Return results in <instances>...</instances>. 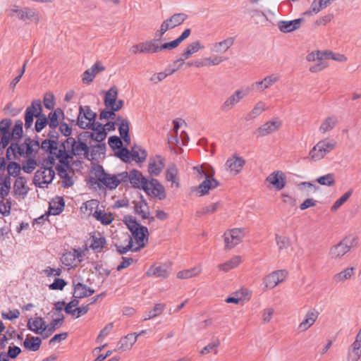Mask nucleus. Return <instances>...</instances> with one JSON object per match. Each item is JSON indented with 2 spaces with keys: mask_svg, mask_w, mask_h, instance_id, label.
<instances>
[{
  "mask_svg": "<svg viewBox=\"0 0 361 361\" xmlns=\"http://www.w3.org/2000/svg\"><path fill=\"white\" fill-rule=\"evenodd\" d=\"M171 270V263H164L159 265L152 266L146 274L148 276H154L157 278L166 279L170 275Z\"/></svg>",
  "mask_w": 361,
  "mask_h": 361,
  "instance_id": "21",
  "label": "nucleus"
},
{
  "mask_svg": "<svg viewBox=\"0 0 361 361\" xmlns=\"http://www.w3.org/2000/svg\"><path fill=\"white\" fill-rule=\"evenodd\" d=\"M132 161L137 163L144 162L147 157V152L140 146L135 145L131 149Z\"/></svg>",
  "mask_w": 361,
  "mask_h": 361,
  "instance_id": "46",
  "label": "nucleus"
},
{
  "mask_svg": "<svg viewBox=\"0 0 361 361\" xmlns=\"http://www.w3.org/2000/svg\"><path fill=\"white\" fill-rule=\"evenodd\" d=\"M42 111V104L39 99L34 100L31 105L26 108L25 113V127L26 129L32 126L34 117L37 118Z\"/></svg>",
  "mask_w": 361,
  "mask_h": 361,
  "instance_id": "13",
  "label": "nucleus"
},
{
  "mask_svg": "<svg viewBox=\"0 0 361 361\" xmlns=\"http://www.w3.org/2000/svg\"><path fill=\"white\" fill-rule=\"evenodd\" d=\"M47 126H48V119L45 114L42 112L37 116L35 122V128L37 133L41 132Z\"/></svg>",
  "mask_w": 361,
  "mask_h": 361,
  "instance_id": "64",
  "label": "nucleus"
},
{
  "mask_svg": "<svg viewBox=\"0 0 361 361\" xmlns=\"http://www.w3.org/2000/svg\"><path fill=\"white\" fill-rule=\"evenodd\" d=\"M57 145V142L51 140L50 139L44 140L42 142L41 148L43 150L49 152L51 154L55 155L57 158L58 150L59 149Z\"/></svg>",
  "mask_w": 361,
  "mask_h": 361,
  "instance_id": "54",
  "label": "nucleus"
},
{
  "mask_svg": "<svg viewBox=\"0 0 361 361\" xmlns=\"http://www.w3.org/2000/svg\"><path fill=\"white\" fill-rule=\"evenodd\" d=\"M220 203L215 202L211 204L204 206L196 212V216H202L204 215L212 214L214 213L219 207Z\"/></svg>",
  "mask_w": 361,
  "mask_h": 361,
  "instance_id": "59",
  "label": "nucleus"
},
{
  "mask_svg": "<svg viewBox=\"0 0 361 361\" xmlns=\"http://www.w3.org/2000/svg\"><path fill=\"white\" fill-rule=\"evenodd\" d=\"M89 147L86 143L75 140L74 137H68L60 146L58 150L57 159L59 162L68 166V160L72 159L73 156H84L88 158Z\"/></svg>",
  "mask_w": 361,
  "mask_h": 361,
  "instance_id": "1",
  "label": "nucleus"
},
{
  "mask_svg": "<svg viewBox=\"0 0 361 361\" xmlns=\"http://www.w3.org/2000/svg\"><path fill=\"white\" fill-rule=\"evenodd\" d=\"M245 235V229L243 228H235L227 231L224 235L225 247L232 249L241 243Z\"/></svg>",
  "mask_w": 361,
  "mask_h": 361,
  "instance_id": "9",
  "label": "nucleus"
},
{
  "mask_svg": "<svg viewBox=\"0 0 361 361\" xmlns=\"http://www.w3.org/2000/svg\"><path fill=\"white\" fill-rule=\"evenodd\" d=\"M219 345L220 341L219 339H216L204 347L200 351V354L202 355H206L209 353H213L214 355H216L218 353V348Z\"/></svg>",
  "mask_w": 361,
  "mask_h": 361,
  "instance_id": "58",
  "label": "nucleus"
},
{
  "mask_svg": "<svg viewBox=\"0 0 361 361\" xmlns=\"http://www.w3.org/2000/svg\"><path fill=\"white\" fill-rule=\"evenodd\" d=\"M268 109L267 104L263 101H258L253 108L247 113L246 119L247 121L255 119L259 116L264 111Z\"/></svg>",
  "mask_w": 361,
  "mask_h": 361,
  "instance_id": "40",
  "label": "nucleus"
},
{
  "mask_svg": "<svg viewBox=\"0 0 361 361\" xmlns=\"http://www.w3.org/2000/svg\"><path fill=\"white\" fill-rule=\"evenodd\" d=\"M126 224L131 232L133 240H135L133 251L137 252L144 247L148 242L149 232L147 227L140 225L135 218H126Z\"/></svg>",
  "mask_w": 361,
  "mask_h": 361,
  "instance_id": "2",
  "label": "nucleus"
},
{
  "mask_svg": "<svg viewBox=\"0 0 361 361\" xmlns=\"http://www.w3.org/2000/svg\"><path fill=\"white\" fill-rule=\"evenodd\" d=\"M26 183L27 181L25 178L22 176H18L16 178L13 185L16 195L22 196L23 197L27 195L29 188Z\"/></svg>",
  "mask_w": 361,
  "mask_h": 361,
  "instance_id": "41",
  "label": "nucleus"
},
{
  "mask_svg": "<svg viewBox=\"0 0 361 361\" xmlns=\"http://www.w3.org/2000/svg\"><path fill=\"white\" fill-rule=\"evenodd\" d=\"M329 56H323L320 59H319L317 61L314 62L313 64H312L310 68L309 71L311 73H317L319 72L324 68H326L329 64L327 62V59H329Z\"/></svg>",
  "mask_w": 361,
  "mask_h": 361,
  "instance_id": "57",
  "label": "nucleus"
},
{
  "mask_svg": "<svg viewBox=\"0 0 361 361\" xmlns=\"http://www.w3.org/2000/svg\"><path fill=\"white\" fill-rule=\"evenodd\" d=\"M63 116V112L60 108L56 109L48 114V127L49 128H56L59 124L60 118Z\"/></svg>",
  "mask_w": 361,
  "mask_h": 361,
  "instance_id": "43",
  "label": "nucleus"
},
{
  "mask_svg": "<svg viewBox=\"0 0 361 361\" xmlns=\"http://www.w3.org/2000/svg\"><path fill=\"white\" fill-rule=\"evenodd\" d=\"M93 217L104 225H109L114 220V216L110 212H106L101 209L95 210L93 213Z\"/></svg>",
  "mask_w": 361,
  "mask_h": 361,
  "instance_id": "47",
  "label": "nucleus"
},
{
  "mask_svg": "<svg viewBox=\"0 0 361 361\" xmlns=\"http://www.w3.org/2000/svg\"><path fill=\"white\" fill-rule=\"evenodd\" d=\"M319 315V312L315 308H310L305 313L303 319L298 324V329L300 332L307 331L311 328L317 320Z\"/></svg>",
  "mask_w": 361,
  "mask_h": 361,
  "instance_id": "16",
  "label": "nucleus"
},
{
  "mask_svg": "<svg viewBox=\"0 0 361 361\" xmlns=\"http://www.w3.org/2000/svg\"><path fill=\"white\" fill-rule=\"evenodd\" d=\"M152 39L142 42V53L143 54H154L161 51L164 49H169L167 42L164 43L161 45L159 44V39Z\"/></svg>",
  "mask_w": 361,
  "mask_h": 361,
  "instance_id": "24",
  "label": "nucleus"
},
{
  "mask_svg": "<svg viewBox=\"0 0 361 361\" xmlns=\"http://www.w3.org/2000/svg\"><path fill=\"white\" fill-rule=\"evenodd\" d=\"M190 29H185L177 39L172 42H167V46L169 47V50L176 48L183 40L190 36Z\"/></svg>",
  "mask_w": 361,
  "mask_h": 361,
  "instance_id": "62",
  "label": "nucleus"
},
{
  "mask_svg": "<svg viewBox=\"0 0 361 361\" xmlns=\"http://www.w3.org/2000/svg\"><path fill=\"white\" fill-rule=\"evenodd\" d=\"M357 245V238L351 235L345 238L338 244L332 246L329 252L331 259L334 260L341 259L350 249Z\"/></svg>",
  "mask_w": 361,
  "mask_h": 361,
  "instance_id": "5",
  "label": "nucleus"
},
{
  "mask_svg": "<svg viewBox=\"0 0 361 361\" xmlns=\"http://www.w3.org/2000/svg\"><path fill=\"white\" fill-rule=\"evenodd\" d=\"M210 170L211 173L207 175L205 180L197 188V191L200 196L207 195L210 190L214 189L219 185V181L213 178L214 170L213 168H210Z\"/></svg>",
  "mask_w": 361,
  "mask_h": 361,
  "instance_id": "17",
  "label": "nucleus"
},
{
  "mask_svg": "<svg viewBox=\"0 0 361 361\" xmlns=\"http://www.w3.org/2000/svg\"><path fill=\"white\" fill-rule=\"evenodd\" d=\"M25 147H27V157H30L36 153L39 149V143L38 141L32 140L30 137L25 138Z\"/></svg>",
  "mask_w": 361,
  "mask_h": 361,
  "instance_id": "61",
  "label": "nucleus"
},
{
  "mask_svg": "<svg viewBox=\"0 0 361 361\" xmlns=\"http://www.w3.org/2000/svg\"><path fill=\"white\" fill-rule=\"evenodd\" d=\"M234 40V37H229L221 42H215L212 45L210 51L212 53L224 54L233 45Z\"/></svg>",
  "mask_w": 361,
  "mask_h": 361,
  "instance_id": "33",
  "label": "nucleus"
},
{
  "mask_svg": "<svg viewBox=\"0 0 361 361\" xmlns=\"http://www.w3.org/2000/svg\"><path fill=\"white\" fill-rule=\"evenodd\" d=\"M99 202L96 200H90L87 201L81 207L82 212L87 214L88 216L92 215L95 210L98 209Z\"/></svg>",
  "mask_w": 361,
  "mask_h": 361,
  "instance_id": "53",
  "label": "nucleus"
},
{
  "mask_svg": "<svg viewBox=\"0 0 361 361\" xmlns=\"http://www.w3.org/2000/svg\"><path fill=\"white\" fill-rule=\"evenodd\" d=\"M187 18L188 16L184 13H178L172 15L162 22L160 27L154 33L155 37L161 38L168 30L181 25Z\"/></svg>",
  "mask_w": 361,
  "mask_h": 361,
  "instance_id": "6",
  "label": "nucleus"
},
{
  "mask_svg": "<svg viewBox=\"0 0 361 361\" xmlns=\"http://www.w3.org/2000/svg\"><path fill=\"white\" fill-rule=\"evenodd\" d=\"M74 285V293L73 296L75 298H83L92 295L94 290L88 288L86 285L82 284L80 282L75 283L73 281Z\"/></svg>",
  "mask_w": 361,
  "mask_h": 361,
  "instance_id": "38",
  "label": "nucleus"
},
{
  "mask_svg": "<svg viewBox=\"0 0 361 361\" xmlns=\"http://www.w3.org/2000/svg\"><path fill=\"white\" fill-rule=\"evenodd\" d=\"M303 18H298L293 20H280L277 23L279 30L283 33L293 32L300 27Z\"/></svg>",
  "mask_w": 361,
  "mask_h": 361,
  "instance_id": "31",
  "label": "nucleus"
},
{
  "mask_svg": "<svg viewBox=\"0 0 361 361\" xmlns=\"http://www.w3.org/2000/svg\"><path fill=\"white\" fill-rule=\"evenodd\" d=\"M106 244V240L104 237L102 236L99 233L94 235L92 237V243L90 247L97 252H100Z\"/></svg>",
  "mask_w": 361,
  "mask_h": 361,
  "instance_id": "48",
  "label": "nucleus"
},
{
  "mask_svg": "<svg viewBox=\"0 0 361 361\" xmlns=\"http://www.w3.org/2000/svg\"><path fill=\"white\" fill-rule=\"evenodd\" d=\"M233 295L238 299L240 303H243L245 301H248L252 295V292L247 288H240L232 293Z\"/></svg>",
  "mask_w": 361,
  "mask_h": 361,
  "instance_id": "60",
  "label": "nucleus"
},
{
  "mask_svg": "<svg viewBox=\"0 0 361 361\" xmlns=\"http://www.w3.org/2000/svg\"><path fill=\"white\" fill-rule=\"evenodd\" d=\"M288 276V272L284 269L272 271L263 279V284L267 289H273L283 283Z\"/></svg>",
  "mask_w": 361,
  "mask_h": 361,
  "instance_id": "10",
  "label": "nucleus"
},
{
  "mask_svg": "<svg viewBox=\"0 0 361 361\" xmlns=\"http://www.w3.org/2000/svg\"><path fill=\"white\" fill-rule=\"evenodd\" d=\"M128 180L134 188L143 190L149 180L145 178L141 172L137 170H133L129 174L128 173Z\"/></svg>",
  "mask_w": 361,
  "mask_h": 361,
  "instance_id": "29",
  "label": "nucleus"
},
{
  "mask_svg": "<svg viewBox=\"0 0 361 361\" xmlns=\"http://www.w3.org/2000/svg\"><path fill=\"white\" fill-rule=\"evenodd\" d=\"M355 269L353 267H347L333 276V281L336 284H343L350 280L355 275Z\"/></svg>",
  "mask_w": 361,
  "mask_h": 361,
  "instance_id": "36",
  "label": "nucleus"
},
{
  "mask_svg": "<svg viewBox=\"0 0 361 361\" xmlns=\"http://www.w3.org/2000/svg\"><path fill=\"white\" fill-rule=\"evenodd\" d=\"M105 70L106 68L103 66L102 61H96L90 68L83 73L82 75V82L85 83L91 82L99 73L104 71Z\"/></svg>",
  "mask_w": 361,
  "mask_h": 361,
  "instance_id": "27",
  "label": "nucleus"
},
{
  "mask_svg": "<svg viewBox=\"0 0 361 361\" xmlns=\"http://www.w3.org/2000/svg\"><path fill=\"white\" fill-rule=\"evenodd\" d=\"M137 339V336L130 334L121 338L118 342L116 350L127 351L131 349L133 345L135 343Z\"/></svg>",
  "mask_w": 361,
  "mask_h": 361,
  "instance_id": "35",
  "label": "nucleus"
},
{
  "mask_svg": "<svg viewBox=\"0 0 361 361\" xmlns=\"http://www.w3.org/2000/svg\"><path fill=\"white\" fill-rule=\"evenodd\" d=\"M41 14L35 8L29 6H23L19 20L24 23H32L37 25L41 21Z\"/></svg>",
  "mask_w": 361,
  "mask_h": 361,
  "instance_id": "19",
  "label": "nucleus"
},
{
  "mask_svg": "<svg viewBox=\"0 0 361 361\" xmlns=\"http://www.w3.org/2000/svg\"><path fill=\"white\" fill-rule=\"evenodd\" d=\"M242 262L241 257L236 255L228 259V261L219 264L217 268L224 272H228L230 270L236 268Z\"/></svg>",
  "mask_w": 361,
  "mask_h": 361,
  "instance_id": "44",
  "label": "nucleus"
},
{
  "mask_svg": "<svg viewBox=\"0 0 361 361\" xmlns=\"http://www.w3.org/2000/svg\"><path fill=\"white\" fill-rule=\"evenodd\" d=\"M144 191L147 195L157 198L159 200H163L166 197L164 187L155 178H151L149 180Z\"/></svg>",
  "mask_w": 361,
  "mask_h": 361,
  "instance_id": "11",
  "label": "nucleus"
},
{
  "mask_svg": "<svg viewBox=\"0 0 361 361\" xmlns=\"http://www.w3.org/2000/svg\"><path fill=\"white\" fill-rule=\"evenodd\" d=\"M316 181L324 186H332L335 184V176L334 173H327L317 178Z\"/></svg>",
  "mask_w": 361,
  "mask_h": 361,
  "instance_id": "63",
  "label": "nucleus"
},
{
  "mask_svg": "<svg viewBox=\"0 0 361 361\" xmlns=\"http://www.w3.org/2000/svg\"><path fill=\"white\" fill-rule=\"evenodd\" d=\"M82 255L80 251L74 249L73 252H68L63 255L61 257L62 264L68 267L76 266L77 262H80V259Z\"/></svg>",
  "mask_w": 361,
  "mask_h": 361,
  "instance_id": "32",
  "label": "nucleus"
},
{
  "mask_svg": "<svg viewBox=\"0 0 361 361\" xmlns=\"http://www.w3.org/2000/svg\"><path fill=\"white\" fill-rule=\"evenodd\" d=\"M90 129L92 130L93 132H86V133L88 134V136L92 140L99 142L106 138V133L102 124L97 123L95 126L91 127Z\"/></svg>",
  "mask_w": 361,
  "mask_h": 361,
  "instance_id": "37",
  "label": "nucleus"
},
{
  "mask_svg": "<svg viewBox=\"0 0 361 361\" xmlns=\"http://www.w3.org/2000/svg\"><path fill=\"white\" fill-rule=\"evenodd\" d=\"M282 126V121L279 118H274L262 125L257 129V133L260 136H266L276 132Z\"/></svg>",
  "mask_w": 361,
  "mask_h": 361,
  "instance_id": "28",
  "label": "nucleus"
},
{
  "mask_svg": "<svg viewBox=\"0 0 361 361\" xmlns=\"http://www.w3.org/2000/svg\"><path fill=\"white\" fill-rule=\"evenodd\" d=\"M12 121L4 118L0 121V149L5 148L10 142V127Z\"/></svg>",
  "mask_w": 361,
  "mask_h": 361,
  "instance_id": "23",
  "label": "nucleus"
},
{
  "mask_svg": "<svg viewBox=\"0 0 361 361\" xmlns=\"http://www.w3.org/2000/svg\"><path fill=\"white\" fill-rule=\"evenodd\" d=\"M117 240L115 242L117 251L123 255L129 250L133 251V238L128 233H121L116 235Z\"/></svg>",
  "mask_w": 361,
  "mask_h": 361,
  "instance_id": "14",
  "label": "nucleus"
},
{
  "mask_svg": "<svg viewBox=\"0 0 361 361\" xmlns=\"http://www.w3.org/2000/svg\"><path fill=\"white\" fill-rule=\"evenodd\" d=\"M331 3V0H314L310 6L311 11H307L305 14L311 12L318 13L321 10L326 8Z\"/></svg>",
  "mask_w": 361,
  "mask_h": 361,
  "instance_id": "52",
  "label": "nucleus"
},
{
  "mask_svg": "<svg viewBox=\"0 0 361 361\" xmlns=\"http://www.w3.org/2000/svg\"><path fill=\"white\" fill-rule=\"evenodd\" d=\"M63 319V315L61 314L58 317L54 319L49 324H46V334L44 335V338L49 336L57 328H59L62 324Z\"/></svg>",
  "mask_w": 361,
  "mask_h": 361,
  "instance_id": "51",
  "label": "nucleus"
},
{
  "mask_svg": "<svg viewBox=\"0 0 361 361\" xmlns=\"http://www.w3.org/2000/svg\"><path fill=\"white\" fill-rule=\"evenodd\" d=\"M245 164V161L243 158L233 155L227 159L225 168L231 174L235 176L242 171Z\"/></svg>",
  "mask_w": 361,
  "mask_h": 361,
  "instance_id": "22",
  "label": "nucleus"
},
{
  "mask_svg": "<svg viewBox=\"0 0 361 361\" xmlns=\"http://www.w3.org/2000/svg\"><path fill=\"white\" fill-rule=\"evenodd\" d=\"M23 121L21 120H17L15 122V125L10 132V140H18L23 136Z\"/></svg>",
  "mask_w": 361,
  "mask_h": 361,
  "instance_id": "56",
  "label": "nucleus"
},
{
  "mask_svg": "<svg viewBox=\"0 0 361 361\" xmlns=\"http://www.w3.org/2000/svg\"><path fill=\"white\" fill-rule=\"evenodd\" d=\"M164 167V159L161 156L157 155L150 158L148 166V171L152 176H157Z\"/></svg>",
  "mask_w": 361,
  "mask_h": 361,
  "instance_id": "34",
  "label": "nucleus"
},
{
  "mask_svg": "<svg viewBox=\"0 0 361 361\" xmlns=\"http://www.w3.org/2000/svg\"><path fill=\"white\" fill-rule=\"evenodd\" d=\"M166 305L163 303H157L154 305L153 309L149 310L145 314L143 321H147L153 319L162 314L165 309Z\"/></svg>",
  "mask_w": 361,
  "mask_h": 361,
  "instance_id": "55",
  "label": "nucleus"
},
{
  "mask_svg": "<svg viewBox=\"0 0 361 361\" xmlns=\"http://www.w3.org/2000/svg\"><path fill=\"white\" fill-rule=\"evenodd\" d=\"M177 168L174 165L169 166L166 172V178L168 181L171 182V187H173V185H175L176 188L180 187V183L178 178H177Z\"/></svg>",
  "mask_w": 361,
  "mask_h": 361,
  "instance_id": "50",
  "label": "nucleus"
},
{
  "mask_svg": "<svg viewBox=\"0 0 361 361\" xmlns=\"http://www.w3.org/2000/svg\"><path fill=\"white\" fill-rule=\"evenodd\" d=\"M97 114L92 111L89 106H80L77 125L81 129H90L95 126Z\"/></svg>",
  "mask_w": 361,
  "mask_h": 361,
  "instance_id": "7",
  "label": "nucleus"
},
{
  "mask_svg": "<svg viewBox=\"0 0 361 361\" xmlns=\"http://www.w3.org/2000/svg\"><path fill=\"white\" fill-rule=\"evenodd\" d=\"M55 176L54 171L52 167H41L39 169L35 176L36 180L39 181V184H48L52 181Z\"/></svg>",
  "mask_w": 361,
  "mask_h": 361,
  "instance_id": "26",
  "label": "nucleus"
},
{
  "mask_svg": "<svg viewBox=\"0 0 361 361\" xmlns=\"http://www.w3.org/2000/svg\"><path fill=\"white\" fill-rule=\"evenodd\" d=\"M203 49L204 46L201 44L199 40L190 43L186 47L185 49L182 54L181 58L174 61V63H180V66H178V68H181L184 64L185 60L189 59L193 54Z\"/></svg>",
  "mask_w": 361,
  "mask_h": 361,
  "instance_id": "25",
  "label": "nucleus"
},
{
  "mask_svg": "<svg viewBox=\"0 0 361 361\" xmlns=\"http://www.w3.org/2000/svg\"><path fill=\"white\" fill-rule=\"evenodd\" d=\"M265 181L276 190H281L286 185L287 177L284 172L278 170L271 173L267 178Z\"/></svg>",
  "mask_w": 361,
  "mask_h": 361,
  "instance_id": "12",
  "label": "nucleus"
},
{
  "mask_svg": "<svg viewBox=\"0 0 361 361\" xmlns=\"http://www.w3.org/2000/svg\"><path fill=\"white\" fill-rule=\"evenodd\" d=\"M94 176L102 185L109 190L115 189L120 183L128 181L127 172L111 175L106 173L101 166L95 169Z\"/></svg>",
  "mask_w": 361,
  "mask_h": 361,
  "instance_id": "3",
  "label": "nucleus"
},
{
  "mask_svg": "<svg viewBox=\"0 0 361 361\" xmlns=\"http://www.w3.org/2000/svg\"><path fill=\"white\" fill-rule=\"evenodd\" d=\"M279 80L280 75L279 73H272L264 77L262 80L253 82L251 87L252 89H256L258 92H264L267 89L271 87Z\"/></svg>",
  "mask_w": 361,
  "mask_h": 361,
  "instance_id": "20",
  "label": "nucleus"
},
{
  "mask_svg": "<svg viewBox=\"0 0 361 361\" xmlns=\"http://www.w3.org/2000/svg\"><path fill=\"white\" fill-rule=\"evenodd\" d=\"M202 273V267L197 266L191 269L180 271L177 273L179 279H188L199 276Z\"/></svg>",
  "mask_w": 361,
  "mask_h": 361,
  "instance_id": "45",
  "label": "nucleus"
},
{
  "mask_svg": "<svg viewBox=\"0 0 361 361\" xmlns=\"http://www.w3.org/2000/svg\"><path fill=\"white\" fill-rule=\"evenodd\" d=\"M118 97V89L116 87H111L105 94L104 105L106 108H111Z\"/></svg>",
  "mask_w": 361,
  "mask_h": 361,
  "instance_id": "49",
  "label": "nucleus"
},
{
  "mask_svg": "<svg viewBox=\"0 0 361 361\" xmlns=\"http://www.w3.org/2000/svg\"><path fill=\"white\" fill-rule=\"evenodd\" d=\"M42 344V340L39 337L33 336H27L23 341V347L27 350L36 352L37 351Z\"/></svg>",
  "mask_w": 361,
  "mask_h": 361,
  "instance_id": "42",
  "label": "nucleus"
},
{
  "mask_svg": "<svg viewBox=\"0 0 361 361\" xmlns=\"http://www.w3.org/2000/svg\"><path fill=\"white\" fill-rule=\"evenodd\" d=\"M27 328L31 331L42 335L44 338L46 334V323L40 317L31 318L27 322Z\"/></svg>",
  "mask_w": 361,
  "mask_h": 361,
  "instance_id": "30",
  "label": "nucleus"
},
{
  "mask_svg": "<svg viewBox=\"0 0 361 361\" xmlns=\"http://www.w3.org/2000/svg\"><path fill=\"white\" fill-rule=\"evenodd\" d=\"M336 141L330 137L319 140L310 151L309 159L314 161H320L336 147Z\"/></svg>",
  "mask_w": 361,
  "mask_h": 361,
  "instance_id": "4",
  "label": "nucleus"
},
{
  "mask_svg": "<svg viewBox=\"0 0 361 361\" xmlns=\"http://www.w3.org/2000/svg\"><path fill=\"white\" fill-rule=\"evenodd\" d=\"M251 90L250 87H243L236 90L231 94L222 104L221 109L224 111L231 110L237 105L243 98L247 97Z\"/></svg>",
  "mask_w": 361,
  "mask_h": 361,
  "instance_id": "8",
  "label": "nucleus"
},
{
  "mask_svg": "<svg viewBox=\"0 0 361 361\" xmlns=\"http://www.w3.org/2000/svg\"><path fill=\"white\" fill-rule=\"evenodd\" d=\"M25 145V139L20 144L12 142L6 149V159L9 161L12 159L16 160L19 159L22 156L27 157V147Z\"/></svg>",
  "mask_w": 361,
  "mask_h": 361,
  "instance_id": "15",
  "label": "nucleus"
},
{
  "mask_svg": "<svg viewBox=\"0 0 361 361\" xmlns=\"http://www.w3.org/2000/svg\"><path fill=\"white\" fill-rule=\"evenodd\" d=\"M133 204L135 214L139 215L142 219L148 220V224L154 221V217L151 215L149 207L145 200L142 198L138 201H134Z\"/></svg>",
  "mask_w": 361,
  "mask_h": 361,
  "instance_id": "18",
  "label": "nucleus"
},
{
  "mask_svg": "<svg viewBox=\"0 0 361 361\" xmlns=\"http://www.w3.org/2000/svg\"><path fill=\"white\" fill-rule=\"evenodd\" d=\"M337 116L332 115L326 117L321 123L319 131L322 134H326V133L333 130L338 124Z\"/></svg>",
  "mask_w": 361,
  "mask_h": 361,
  "instance_id": "39",
  "label": "nucleus"
}]
</instances>
